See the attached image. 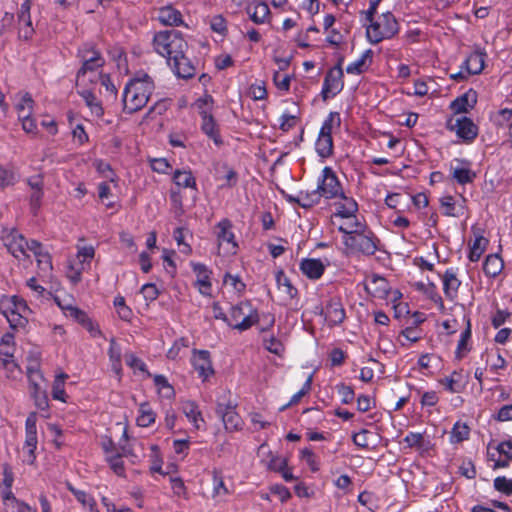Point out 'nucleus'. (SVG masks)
<instances>
[{
  "mask_svg": "<svg viewBox=\"0 0 512 512\" xmlns=\"http://www.w3.org/2000/svg\"><path fill=\"white\" fill-rule=\"evenodd\" d=\"M154 89V81L148 74L137 73L129 80L123 90V110L128 114L141 110L147 104Z\"/></svg>",
  "mask_w": 512,
  "mask_h": 512,
  "instance_id": "1",
  "label": "nucleus"
},
{
  "mask_svg": "<svg viewBox=\"0 0 512 512\" xmlns=\"http://www.w3.org/2000/svg\"><path fill=\"white\" fill-rule=\"evenodd\" d=\"M366 37L371 44L393 38L399 32V24L391 12H386L367 21Z\"/></svg>",
  "mask_w": 512,
  "mask_h": 512,
  "instance_id": "2",
  "label": "nucleus"
},
{
  "mask_svg": "<svg viewBox=\"0 0 512 512\" xmlns=\"http://www.w3.org/2000/svg\"><path fill=\"white\" fill-rule=\"evenodd\" d=\"M152 46L157 54L171 61L176 54L186 51L188 45L179 31L165 30L154 34Z\"/></svg>",
  "mask_w": 512,
  "mask_h": 512,
  "instance_id": "3",
  "label": "nucleus"
},
{
  "mask_svg": "<svg viewBox=\"0 0 512 512\" xmlns=\"http://www.w3.org/2000/svg\"><path fill=\"white\" fill-rule=\"evenodd\" d=\"M0 312L7 319L11 328H19L26 325L31 311L24 299L13 295L1 298Z\"/></svg>",
  "mask_w": 512,
  "mask_h": 512,
  "instance_id": "4",
  "label": "nucleus"
},
{
  "mask_svg": "<svg viewBox=\"0 0 512 512\" xmlns=\"http://www.w3.org/2000/svg\"><path fill=\"white\" fill-rule=\"evenodd\" d=\"M4 245L9 253L19 262H30L35 249H39V242L27 240L17 230H11L3 237Z\"/></svg>",
  "mask_w": 512,
  "mask_h": 512,
  "instance_id": "5",
  "label": "nucleus"
},
{
  "mask_svg": "<svg viewBox=\"0 0 512 512\" xmlns=\"http://www.w3.org/2000/svg\"><path fill=\"white\" fill-rule=\"evenodd\" d=\"M258 321L257 310L248 301H241L230 309L229 326L239 331L248 330Z\"/></svg>",
  "mask_w": 512,
  "mask_h": 512,
  "instance_id": "6",
  "label": "nucleus"
},
{
  "mask_svg": "<svg viewBox=\"0 0 512 512\" xmlns=\"http://www.w3.org/2000/svg\"><path fill=\"white\" fill-rule=\"evenodd\" d=\"M316 189L321 198L325 200H337L339 196H343L344 192L338 176L329 166H325L322 169L321 174L317 178Z\"/></svg>",
  "mask_w": 512,
  "mask_h": 512,
  "instance_id": "7",
  "label": "nucleus"
},
{
  "mask_svg": "<svg viewBox=\"0 0 512 512\" xmlns=\"http://www.w3.org/2000/svg\"><path fill=\"white\" fill-rule=\"evenodd\" d=\"M215 234L217 239L218 253L223 250L224 255H235L238 249V243L233 232L232 222L224 218L215 226Z\"/></svg>",
  "mask_w": 512,
  "mask_h": 512,
  "instance_id": "8",
  "label": "nucleus"
},
{
  "mask_svg": "<svg viewBox=\"0 0 512 512\" xmlns=\"http://www.w3.org/2000/svg\"><path fill=\"white\" fill-rule=\"evenodd\" d=\"M16 111L18 120L21 122L23 130L28 134L37 133V123L33 118L34 100L29 93H24L20 96L19 101L16 103Z\"/></svg>",
  "mask_w": 512,
  "mask_h": 512,
  "instance_id": "9",
  "label": "nucleus"
},
{
  "mask_svg": "<svg viewBox=\"0 0 512 512\" xmlns=\"http://www.w3.org/2000/svg\"><path fill=\"white\" fill-rule=\"evenodd\" d=\"M343 76L341 63L328 70L321 90L324 99L332 98L342 91L344 87Z\"/></svg>",
  "mask_w": 512,
  "mask_h": 512,
  "instance_id": "10",
  "label": "nucleus"
},
{
  "mask_svg": "<svg viewBox=\"0 0 512 512\" xmlns=\"http://www.w3.org/2000/svg\"><path fill=\"white\" fill-rule=\"evenodd\" d=\"M77 56L82 63L80 69L102 70L105 64V59L101 52L92 43H84L78 49Z\"/></svg>",
  "mask_w": 512,
  "mask_h": 512,
  "instance_id": "11",
  "label": "nucleus"
},
{
  "mask_svg": "<svg viewBox=\"0 0 512 512\" xmlns=\"http://www.w3.org/2000/svg\"><path fill=\"white\" fill-rule=\"evenodd\" d=\"M34 375H37L40 379L43 378V375L38 367L29 366L27 368V376L29 380L31 397L33 398L34 404L37 408L40 410H46L49 407L46 391L43 390L40 386V383L34 379Z\"/></svg>",
  "mask_w": 512,
  "mask_h": 512,
  "instance_id": "12",
  "label": "nucleus"
},
{
  "mask_svg": "<svg viewBox=\"0 0 512 512\" xmlns=\"http://www.w3.org/2000/svg\"><path fill=\"white\" fill-rule=\"evenodd\" d=\"M321 314L324 316L325 321L329 326H336L341 324L346 317L343 304L337 297L331 298L327 301L325 307L322 309Z\"/></svg>",
  "mask_w": 512,
  "mask_h": 512,
  "instance_id": "13",
  "label": "nucleus"
},
{
  "mask_svg": "<svg viewBox=\"0 0 512 512\" xmlns=\"http://www.w3.org/2000/svg\"><path fill=\"white\" fill-rule=\"evenodd\" d=\"M192 365L198 376L202 378L203 381L207 380L214 374L210 353L207 350H194Z\"/></svg>",
  "mask_w": 512,
  "mask_h": 512,
  "instance_id": "14",
  "label": "nucleus"
},
{
  "mask_svg": "<svg viewBox=\"0 0 512 512\" xmlns=\"http://www.w3.org/2000/svg\"><path fill=\"white\" fill-rule=\"evenodd\" d=\"M445 297L454 301L458 296L461 280L458 278V268H447L441 277Z\"/></svg>",
  "mask_w": 512,
  "mask_h": 512,
  "instance_id": "15",
  "label": "nucleus"
},
{
  "mask_svg": "<svg viewBox=\"0 0 512 512\" xmlns=\"http://www.w3.org/2000/svg\"><path fill=\"white\" fill-rule=\"evenodd\" d=\"M457 165H451L450 171L452 179L459 185H466L474 182L477 174L471 169L470 162L461 159H455Z\"/></svg>",
  "mask_w": 512,
  "mask_h": 512,
  "instance_id": "16",
  "label": "nucleus"
},
{
  "mask_svg": "<svg viewBox=\"0 0 512 512\" xmlns=\"http://www.w3.org/2000/svg\"><path fill=\"white\" fill-rule=\"evenodd\" d=\"M177 77L188 79L195 75V67L186 57L185 51L176 54L171 61H167Z\"/></svg>",
  "mask_w": 512,
  "mask_h": 512,
  "instance_id": "17",
  "label": "nucleus"
},
{
  "mask_svg": "<svg viewBox=\"0 0 512 512\" xmlns=\"http://www.w3.org/2000/svg\"><path fill=\"white\" fill-rule=\"evenodd\" d=\"M452 129L455 130L459 138L467 143H471L478 136L477 125L466 116L457 118Z\"/></svg>",
  "mask_w": 512,
  "mask_h": 512,
  "instance_id": "18",
  "label": "nucleus"
},
{
  "mask_svg": "<svg viewBox=\"0 0 512 512\" xmlns=\"http://www.w3.org/2000/svg\"><path fill=\"white\" fill-rule=\"evenodd\" d=\"M191 267L196 275V285L202 295H208L211 291V270L203 263L192 262Z\"/></svg>",
  "mask_w": 512,
  "mask_h": 512,
  "instance_id": "19",
  "label": "nucleus"
},
{
  "mask_svg": "<svg viewBox=\"0 0 512 512\" xmlns=\"http://www.w3.org/2000/svg\"><path fill=\"white\" fill-rule=\"evenodd\" d=\"M217 413L221 416L224 427L227 431L239 430L242 426V419L232 405L219 404Z\"/></svg>",
  "mask_w": 512,
  "mask_h": 512,
  "instance_id": "20",
  "label": "nucleus"
},
{
  "mask_svg": "<svg viewBox=\"0 0 512 512\" xmlns=\"http://www.w3.org/2000/svg\"><path fill=\"white\" fill-rule=\"evenodd\" d=\"M103 75L102 70L79 69L76 75V85L78 90H93V88L99 84Z\"/></svg>",
  "mask_w": 512,
  "mask_h": 512,
  "instance_id": "21",
  "label": "nucleus"
},
{
  "mask_svg": "<svg viewBox=\"0 0 512 512\" xmlns=\"http://www.w3.org/2000/svg\"><path fill=\"white\" fill-rule=\"evenodd\" d=\"M30 9V0H25L18 12L19 36L25 40L30 39L34 33L31 22Z\"/></svg>",
  "mask_w": 512,
  "mask_h": 512,
  "instance_id": "22",
  "label": "nucleus"
},
{
  "mask_svg": "<svg viewBox=\"0 0 512 512\" xmlns=\"http://www.w3.org/2000/svg\"><path fill=\"white\" fill-rule=\"evenodd\" d=\"M245 10L251 21L257 25L264 24L269 21L270 9L265 2L251 1L247 4Z\"/></svg>",
  "mask_w": 512,
  "mask_h": 512,
  "instance_id": "23",
  "label": "nucleus"
},
{
  "mask_svg": "<svg viewBox=\"0 0 512 512\" xmlns=\"http://www.w3.org/2000/svg\"><path fill=\"white\" fill-rule=\"evenodd\" d=\"M62 309L64 310V313L67 317H70L76 320L78 323H80L84 328H86L91 333L92 336L95 337L101 334L98 326L94 325L92 320L84 311L73 306L62 307Z\"/></svg>",
  "mask_w": 512,
  "mask_h": 512,
  "instance_id": "24",
  "label": "nucleus"
},
{
  "mask_svg": "<svg viewBox=\"0 0 512 512\" xmlns=\"http://www.w3.org/2000/svg\"><path fill=\"white\" fill-rule=\"evenodd\" d=\"M326 265L316 258H304L301 260L299 269L303 275L311 280H318L325 272Z\"/></svg>",
  "mask_w": 512,
  "mask_h": 512,
  "instance_id": "25",
  "label": "nucleus"
},
{
  "mask_svg": "<svg viewBox=\"0 0 512 512\" xmlns=\"http://www.w3.org/2000/svg\"><path fill=\"white\" fill-rule=\"evenodd\" d=\"M157 19L165 26L178 27L184 25L182 13L171 5L159 8Z\"/></svg>",
  "mask_w": 512,
  "mask_h": 512,
  "instance_id": "26",
  "label": "nucleus"
},
{
  "mask_svg": "<svg viewBox=\"0 0 512 512\" xmlns=\"http://www.w3.org/2000/svg\"><path fill=\"white\" fill-rule=\"evenodd\" d=\"M477 103V92L473 89H469L467 92H465L463 95L457 97L455 100L451 102V109L459 114V113H466Z\"/></svg>",
  "mask_w": 512,
  "mask_h": 512,
  "instance_id": "27",
  "label": "nucleus"
},
{
  "mask_svg": "<svg viewBox=\"0 0 512 512\" xmlns=\"http://www.w3.org/2000/svg\"><path fill=\"white\" fill-rule=\"evenodd\" d=\"M486 53L481 50L472 52L462 63L461 68L465 69L467 74L477 75L482 72L485 66Z\"/></svg>",
  "mask_w": 512,
  "mask_h": 512,
  "instance_id": "28",
  "label": "nucleus"
},
{
  "mask_svg": "<svg viewBox=\"0 0 512 512\" xmlns=\"http://www.w3.org/2000/svg\"><path fill=\"white\" fill-rule=\"evenodd\" d=\"M212 476V498L217 501H223L224 498L231 494L230 489L224 481L222 472L218 469H213L211 472Z\"/></svg>",
  "mask_w": 512,
  "mask_h": 512,
  "instance_id": "29",
  "label": "nucleus"
},
{
  "mask_svg": "<svg viewBox=\"0 0 512 512\" xmlns=\"http://www.w3.org/2000/svg\"><path fill=\"white\" fill-rule=\"evenodd\" d=\"M338 204L337 212L333 215V223L336 224V220L342 217H349L356 215L358 211L357 202L352 198L345 195L343 192V196H339L337 200H335Z\"/></svg>",
  "mask_w": 512,
  "mask_h": 512,
  "instance_id": "30",
  "label": "nucleus"
},
{
  "mask_svg": "<svg viewBox=\"0 0 512 512\" xmlns=\"http://www.w3.org/2000/svg\"><path fill=\"white\" fill-rule=\"evenodd\" d=\"M181 410L184 415L187 417L190 423L196 428L201 429L205 425V421L202 417V414L198 408V405L194 401H183L181 404Z\"/></svg>",
  "mask_w": 512,
  "mask_h": 512,
  "instance_id": "31",
  "label": "nucleus"
},
{
  "mask_svg": "<svg viewBox=\"0 0 512 512\" xmlns=\"http://www.w3.org/2000/svg\"><path fill=\"white\" fill-rule=\"evenodd\" d=\"M465 198H462L461 203H457L451 195H446L440 198V205L443 209V214L447 217H460L464 214Z\"/></svg>",
  "mask_w": 512,
  "mask_h": 512,
  "instance_id": "32",
  "label": "nucleus"
},
{
  "mask_svg": "<svg viewBox=\"0 0 512 512\" xmlns=\"http://www.w3.org/2000/svg\"><path fill=\"white\" fill-rule=\"evenodd\" d=\"M373 54L371 49L365 50L358 59L347 65L346 72L348 74L359 75L367 71L372 63Z\"/></svg>",
  "mask_w": 512,
  "mask_h": 512,
  "instance_id": "33",
  "label": "nucleus"
},
{
  "mask_svg": "<svg viewBox=\"0 0 512 512\" xmlns=\"http://www.w3.org/2000/svg\"><path fill=\"white\" fill-rule=\"evenodd\" d=\"M66 488L74 495L76 500L82 505L88 512H99L97 503L94 497L84 490L75 488L71 483H66Z\"/></svg>",
  "mask_w": 512,
  "mask_h": 512,
  "instance_id": "34",
  "label": "nucleus"
},
{
  "mask_svg": "<svg viewBox=\"0 0 512 512\" xmlns=\"http://www.w3.org/2000/svg\"><path fill=\"white\" fill-rule=\"evenodd\" d=\"M351 245L365 255H373L377 250V245L372 237L362 234L350 237Z\"/></svg>",
  "mask_w": 512,
  "mask_h": 512,
  "instance_id": "35",
  "label": "nucleus"
},
{
  "mask_svg": "<svg viewBox=\"0 0 512 512\" xmlns=\"http://www.w3.org/2000/svg\"><path fill=\"white\" fill-rule=\"evenodd\" d=\"M201 131L211 139L215 145L220 146L223 141L219 132V125L214 119L213 115L201 119Z\"/></svg>",
  "mask_w": 512,
  "mask_h": 512,
  "instance_id": "36",
  "label": "nucleus"
},
{
  "mask_svg": "<svg viewBox=\"0 0 512 512\" xmlns=\"http://www.w3.org/2000/svg\"><path fill=\"white\" fill-rule=\"evenodd\" d=\"M78 94L83 98L85 104L90 109L93 116L101 118L104 114L101 101L94 95L90 89L78 90Z\"/></svg>",
  "mask_w": 512,
  "mask_h": 512,
  "instance_id": "37",
  "label": "nucleus"
},
{
  "mask_svg": "<svg viewBox=\"0 0 512 512\" xmlns=\"http://www.w3.org/2000/svg\"><path fill=\"white\" fill-rule=\"evenodd\" d=\"M108 356L112 371L120 376L122 373V349L114 338L110 339Z\"/></svg>",
  "mask_w": 512,
  "mask_h": 512,
  "instance_id": "38",
  "label": "nucleus"
},
{
  "mask_svg": "<svg viewBox=\"0 0 512 512\" xmlns=\"http://www.w3.org/2000/svg\"><path fill=\"white\" fill-rule=\"evenodd\" d=\"M275 279L277 283L278 290L283 293L287 299H293L297 296L298 290L294 287L289 280V278L285 275L284 271L279 269L275 273Z\"/></svg>",
  "mask_w": 512,
  "mask_h": 512,
  "instance_id": "39",
  "label": "nucleus"
},
{
  "mask_svg": "<svg viewBox=\"0 0 512 512\" xmlns=\"http://www.w3.org/2000/svg\"><path fill=\"white\" fill-rule=\"evenodd\" d=\"M341 222L338 224L339 231L350 234L352 236L358 235L363 231L364 225L358 221L356 215L349 217L338 218Z\"/></svg>",
  "mask_w": 512,
  "mask_h": 512,
  "instance_id": "40",
  "label": "nucleus"
},
{
  "mask_svg": "<svg viewBox=\"0 0 512 512\" xmlns=\"http://www.w3.org/2000/svg\"><path fill=\"white\" fill-rule=\"evenodd\" d=\"M504 263L498 254H491L485 258L483 271L489 277H496L503 270Z\"/></svg>",
  "mask_w": 512,
  "mask_h": 512,
  "instance_id": "41",
  "label": "nucleus"
},
{
  "mask_svg": "<svg viewBox=\"0 0 512 512\" xmlns=\"http://www.w3.org/2000/svg\"><path fill=\"white\" fill-rule=\"evenodd\" d=\"M321 199L316 188L310 191H299L297 193V204L305 209L319 205Z\"/></svg>",
  "mask_w": 512,
  "mask_h": 512,
  "instance_id": "42",
  "label": "nucleus"
},
{
  "mask_svg": "<svg viewBox=\"0 0 512 512\" xmlns=\"http://www.w3.org/2000/svg\"><path fill=\"white\" fill-rule=\"evenodd\" d=\"M470 427L462 421H456L450 431L449 441L451 444H458L468 440Z\"/></svg>",
  "mask_w": 512,
  "mask_h": 512,
  "instance_id": "43",
  "label": "nucleus"
},
{
  "mask_svg": "<svg viewBox=\"0 0 512 512\" xmlns=\"http://www.w3.org/2000/svg\"><path fill=\"white\" fill-rule=\"evenodd\" d=\"M37 435H25V442L23 445V462L32 465L36 460L35 450L37 448Z\"/></svg>",
  "mask_w": 512,
  "mask_h": 512,
  "instance_id": "44",
  "label": "nucleus"
},
{
  "mask_svg": "<svg viewBox=\"0 0 512 512\" xmlns=\"http://www.w3.org/2000/svg\"><path fill=\"white\" fill-rule=\"evenodd\" d=\"M488 245V239L482 235L476 236L473 243L470 245L468 258L471 262H477L480 260L482 254L486 250Z\"/></svg>",
  "mask_w": 512,
  "mask_h": 512,
  "instance_id": "45",
  "label": "nucleus"
},
{
  "mask_svg": "<svg viewBox=\"0 0 512 512\" xmlns=\"http://www.w3.org/2000/svg\"><path fill=\"white\" fill-rule=\"evenodd\" d=\"M341 125V117L338 112H330L322 123L319 134L324 136H332L334 130Z\"/></svg>",
  "mask_w": 512,
  "mask_h": 512,
  "instance_id": "46",
  "label": "nucleus"
},
{
  "mask_svg": "<svg viewBox=\"0 0 512 512\" xmlns=\"http://www.w3.org/2000/svg\"><path fill=\"white\" fill-rule=\"evenodd\" d=\"M315 149L321 158H329L333 154L332 136H324L318 134V138L315 143Z\"/></svg>",
  "mask_w": 512,
  "mask_h": 512,
  "instance_id": "47",
  "label": "nucleus"
},
{
  "mask_svg": "<svg viewBox=\"0 0 512 512\" xmlns=\"http://www.w3.org/2000/svg\"><path fill=\"white\" fill-rule=\"evenodd\" d=\"M68 378V375L64 372H60L56 375L53 387H52V397L55 400L66 402L67 395L65 393V381Z\"/></svg>",
  "mask_w": 512,
  "mask_h": 512,
  "instance_id": "48",
  "label": "nucleus"
},
{
  "mask_svg": "<svg viewBox=\"0 0 512 512\" xmlns=\"http://www.w3.org/2000/svg\"><path fill=\"white\" fill-rule=\"evenodd\" d=\"M173 181L178 187L196 189V179L191 171L176 170L173 175Z\"/></svg>",
  "mask_w": 512,
  "mask_h": 512,
  "instance_id": "49",
  "label": "nucleus"
},
{
  "mask_svg": "<svg viewBox=\"0 0 512 512\" xmlns=\"http://www.w3.org/2000/svg\"><path fill=\"white\" fill-rule=\"evenodd\" d=\"M156 419V414L148 403H142L139 406V415L137 416V424L140 427L151 426Z\"/></svg>",
  "mask_w": 512,
  "mask_h": 512,
  "instance_id": "50",
  "label": "nucleus"
},
{
  "mask_svg": "<svg viewBox=\"0 0 512 512\" xmlns=\"http://www.w3.org/2000/svg\"><path fill=\"white\" fill-rule=\"evenodd\" d=\"M36 258L40 271L47 273L52 270V260L50 254L43 248L39 242V249H35L33 254Z\"/></svg>",
  "mask_w": 512,
  "mask_h": 512,
  "instance_id": "51",
  "label": "nucleus"
},
{
  "mask_svg": "<svg viewBox=\"0 0 512 512\" xmlns=\"http://www.w3.org/2000/svg\"><path fill=\"white\" fill-rule=\"evenodd\" d=\"M153 380L161 397L170 399L174 396V388L164 375H154Z\"/></svg>",
  "mask_w": 512,
  "mask_h": 512,
  "instance_id": "52",
  "label": "nucleus"
},
{
  "mask_svg": "<svg viewBox=\"0 0 512 512\" xmlns=\"http://www.w3.org/2000/svg\"><path fill=\"white\" fill-rule=\"evenodd\" d=\"M461 378V374L454 371L450 376L443 379L441 383L445 390L449 391L450 393H459L464 388Z\"/></svg>",
  "mask_w": 512,
  "mask_h": 512,
  "instance_id": "53",
  "label": "nucleus"
},
{
  "mask_svg": "<svg viewBox=\"0 0 512 512\" xmlns=\"http://www.w3.org/2000/svg\"><path fill=\"white\" fill-rule=\"evenodd\" d=\"M213 105L214 100L212 96L208 94H205L196 100L195 107L201 116V119L204 118V116H212Z\"/></svg>",
  "mask_w": 512,
  "mask_h": 512,
  "instance_id": "54",
  "label": "nucleus"
},
{
  "mask_svg": "<svg viewBox=\"0 0 512 512\" xmlns=\"http://www.w3.org/2000/svg\"><path fill=\"white\" fill-rule=\"evenodd\" d=\"M490 120L497 127L509 126L512 122V109L501 108L490 115Z\"/></svg>",
  "mask_w": 512,
  "mask_h": 512,
  "instance_id": "55",
  "label": "nucleus"
},
{
  "mask_svg": "<svg viewBox=\"0 0 512 512\" xmlns=\"http://www.w3.org/2000/svg\"><path fill=\"white\" fill-rule=\"evenodd\" d=\"M470 338L471 326L470 322H468L467 328L460 335V339L458 341L457 348L455 351L456 357L458 359L463 358L470 351V347L468 345Z\"/></svg>",
  "mask_w": 512,
  "mask_h": 512,
  "instance_id": "56",
  "label": "nucleus"
},
{
  "mask_svg": "<svg viewBox=\"0 0 512 512\" xmlns=\"http://www.w3.org/2000/svg\"><path fill=\"white\" fill-rule=\"evenodd\" d=\"M95 256V249L93 246H82L79 247L77 250L76 258L78 260V263L80 266H83V268H90L91 261Z\"/></svg>",
  "mask_w": 512,
  "mask_h": 512,
  "instance_id": "57",
  "label": "nucleus"
},
{
  "mask_svg": "<svg viewBox=\"0 0 512 512\" xmlns=\"http://www.w3.org/2000/svg\"><path fill=\"white\" fill-rule=\"evenodd\" d=\"M300 459L306 463L312 472H318L320 470V460L310 448L300 450Z\"/></svg>",
  "mask_w": 512,
  "mask_h": 512,
  "instance_id": "58",
  "label": "nucleus"
},
{
  "mask_svg": "<svg viewBox=\"0 0 512 512\" xmlns=\"http://www.w3.org/2000/svg\"><path fill=\"white\" fill-rule=\"evenodd\" d=\"M263 345L265 349L268 350L270 353H273L278 356H281L285 351L284 344L273 335L265 337L263 340Z\"/></svg>",
  "mask_w": 512,
  "mask_h": 512,
  "instance_id": "59",
  "label": "nucleus"
},
{
  "mask_svg": "<svg viewBox=\"0 0 512 512\" xmlns=\"http://www.w3.org/2000/svg\"><path fill=\"white\" fill-rule=\"evenodd\" d=\"M372 284L376 285V288L372 291L375 297L385 299L389 294V285L385 278L380 276H373Z\"/></svg>",
  "mask_w": 512,
  "mask_h": 512,
  "instance_id": "60",
  "label": "nucleus"
},
{
  "mask_svg": "<svg viewBox=\"0 0 512 512\" xmlns=\"http://www.w3.org/2000/svg\"><path fill=\"white\" fill-rule=\"evenodd\" d=\"M106 461L109 463L110 468L118 476H125V466L122 460V454L116 453L114 455H108Z\"/></svg>",
  "mask_w": 512,
  "mask_h": 512,
  "instance_id": "61",
  "label": "nucleus"
},
{
  "mask_svg": "<svg viewBox=\"0 0 512 512\" xmlns=\"http://www.w3.org/2000/svg\"><path fill=\"white\" fill-rule=\"evenodd\" d=\"M94 166L99 174H101L104 178L108 179L111 182H115L117 176L115 172L112 170L109 163L103 160H96L94 162Z\"/></svg>",
  "mask_w": 512,
  "mask_h": 512,
  "instance_id": "62",
  "label": "nucleus"
},
{
  "mask_svg": "<svg viewBox=\"0 0 512 512\" xmlns=\"http://www.w3.org/2000/svg\"><path fill=\"white\" fill-rule=\"evenodd\" d=\"M223 282L226 285H230L238 294H241L245 291L246 285L238 275L226 273L223 277Z\"/></svg>",
  "mask_w": 512,
  "mask_h": 512,
  "instance_id": "63",
  "label": "nucleus"
},
{
  "mask_svg": "<svg viewBox=\"0 0 512 512\" xmlns=\"http://www.w3.org/2000/svg\"><path fill=\"white\" fill-rule=\"evenodd\" d=\"M493 485L497 491H499L507 496L512 495V479L511 478H507L505 476H498L494 479Z\"/></svg>",
  "mask_w": 512,
  "mask_h": 512,
  "instance_id": "64",
  "label": "nucleus"
}]
</instances>
